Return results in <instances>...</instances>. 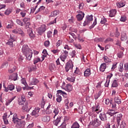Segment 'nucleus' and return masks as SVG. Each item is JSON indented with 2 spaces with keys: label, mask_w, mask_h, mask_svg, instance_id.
<instances>
[{
  "label": "nucleus",
  "mask_w": 128,
  "mask_h": 128,
  "mask_svg": "<svg viewBox=\"0 0 128 128\" xmlns=\"http://www.w3.org/2000/svg\"><path fill=\"white\" fill-rule=\"evenodd\" d=\"M16 22L18 24V26H24V23L22 22V20L20 19H16Z\"/></svg>",
  "instance_id": "38"
},
{
  "label": "nucleus",
  "mask_w": 128,
  "mask_h": 128,
  "mask_svg": "<svg viewBox=\"0 0 128 128\" xmlns=\"http://www.w3.org/2000/svg\"><path fill=\"white\" fill-rule=\"evenodd\" d=\"M20 119H18V115L15 114H14L13 117H12V122L14 124H17L18 122Z\"/></svg>",
  "instance_id": "17"
},
{
  "label": "nucleus",
  "mask_w": 128,
  "mask_h": 128,
  "mask_svg": "<svg viewBox=\"0 0 128 128\" xmlns=\"http://www.w3.org/2000/svg\"><path fill=\"white\" fill-rule=\"evenodd\" d=\"M114 102L118 104H122V99L120 98L118 96H116L114 98Z\"/></svg>",
  "instance_id": "30"
},
{
  "label": "nucleus",
  "mask_w": 128,
  "mask_h": 128,
  "mask_svg": "<svg viewBox=\"0 0 128 128\" xmlns=\"http://www.w3.org/2000/svg\"><path fill=\"white\" fill-rule=\"evenodd\" d=\"M103 58H104V62H106L107 64H108V62H111L110 60L107 56H104Z\"/></svg>",
  "instance_id": "41"
},
{
  "label": "nucleus",
  "mask_w": 128,
  "mask_h": 128,
  "mask_svg": "<svg viewBox=\"0 0 128 128\" xmlns=\"http://www.w3.org/2000/svg\"><path fill=\"white\" fill-rule=\"evenodd\" d=\"M124 70V64H120V65L119 66V72H122Z\"/></svg>",
  "instance_id": "49"
},
{
  "label": "nucleus",
  "mask_w": 128,
  "mask_h": 128,
  "mask_svg": "<svg viewBox=\"0 0 128 128\" xmlns=\"http://www.w3.org/2000/svg\"><path fill=\"white\" fill-rule=\"evenodd\" d=\"M8 62H4L2 64V68H8Z\"/></svg>",
  "instance_id": "53"
},
{
  "label": "nucleus",
  "mask_w": 128,
  "mask_h": 128,
  "mask_svg": "<svg viewBox=\"0 0 128 128\" xmlns=\"http://www.w3.org/2000/svg\"><path fill=\"white\" fill-rule=\"evenodd\" d=\"M14 76V78H13V80H18V74L16 73H14L13 74Z\"/></svg>",
  "instance_id": "63"
},
{
  "label": "nucleus",
  "mask_w": 128,
  "mask_h": 128,
  "mask_svg": "<svg viewBox=\"0 0 128 128\" xmlns=\"http://www.w3.org/2000/svg\"><path fill=\"white\" fill-rule=\"evenodd\" d=\"M57 93L58 94H58H62V96H64V94H66V92H62V90H58L57 91Z\"/></svg>",
  "instance_id": "42"
},
{
  "label": "nucleus",
  "mask_w": 128,
  "mask_h": 128,
  "mask_svg": "<svg viewBox=\"0 0 128 128\" xmlns=\"http://www.w3.org/2000/svg\"><path fill=\"white\" fill-rule=\"evenodd\" d=\"M126 34L125 32H122L121 34V40H126Z\"/></svg>",
  "instance_id": "33"
},
{
  "label": "nucleus",
  "mask_w": 128,
  "mask_h": 128,
  "mask_svg": "<svg viewBox=\"0 0 128 128\" xmlns=\"http://www.w3.org/2000/svg\"><path fill=\"white\" fill-rule=\"evenodd\" d=\"M71 128H80V124L78 122H75L72 124Z\"/></svg>",
  "instance_id": "37"
},
{
  "label": "nucleus",
  "mask_w": 128,
  "mask_h": 128,
  "mask_svg": "<svg viewBox=\"0 0 128 128\" xmlns=\"http://www.w3.org/2000/svg\"><path fill=\"white\" fill-rule=\"evenodd\" d=\"M45 104H46V102L44 101V98H42V100L41 102V108H44Z\"/></svg>",
  "instance_id": "43"
},
{
  "label": "nucleus",
  "mask_w": 128,
  "mask_h": 128,
  "mask_svg": "<svg viewBox=\"0 0 128 128\" xmlns=\"http://www.w3.org/2000/svg\"><path fill=\"white\" fill-rule=\"evenodd\" d=\"M124 70H125L126 72L128 71V62L124 64Z\"/></svg>",
  "instance_id": "58"
},
{
  "label": "nucleus",
  "mask_w": 128,
  "mask_h": 128,
  "mask_svg": "<svg viewBox=\"0 0 128 128\" xmlns=\"http://www.w3.org/2000/svg\"><path fill=\"white\" fill-rule=\"evenodd\" d=\"M90 124L92 126H93L98 127L102 124V121H100L98 118H96L94 119V120H92V122H90Z\"/></svg>",
  "instance_id": "5"
},
{
  "label": "nucleus",
  "mask_w": 128,
  "mask_h": 128,
  "mask_svg": "<svg viewBox=\"0 0 128 128\" xmlns=\"http://www.w3.org/2000/svg\"><path fill=\"white\" fill-rule=\"evenodd\" d=\"M58 112H60V110H58V108H54L53 109V114H54L53 118H56V116L58 114Z\"/></svg>",
  "instance_id": "23"
},
{
  "label": "nucleus",
  "mask_w": 128,
  "mask_h": 128,
  "mask_svg": "<svg viewBox=\"0 0 128 128\" xmlns=\"http://www.w3.org/2000/svg\"><path fill=\"white\" fill-rule=\"evenodd\" d=\"M65 90L68 92H72V86L70 84H68L65 88Z\"/></svg>",
  "instance_id": "24"
},
{
  "label": "nucleus",
  "mask_w": 128,
  "mask_h": 128,
  "mask_svg": "<svg viewBox=\"0 0 128 128\" xmlns=\"http://www.w3.org/2000/svg\"><path fill=\"white\" fill-rule=\"evenodd\" d=\"M16 67L14 65L10 66V68L8 70V72L10 74H12V72H14L16 71Z\"/></svg>",
  "instance_id": "25"
},
{
  "label": "nucleus",
  "mask_w": 128,
  "mask_h": 128,
  "mask_svg": "<svg viewBox=\"0 0 128 128\" xmlns=\"http://www.w3.org/2000/svg\"><path fill=\"white\" fill-rule=\"evenodd\" d=\"M46 30V26L44 24H43L38 28V34H44Z\"/></svg>",
  "instance_id": "14"
},
{
  "label": "nucleus",
  "mask_w": 128,
  "mask_h": 128,
  "mask_svg": "<svg viewBox=\"0 0 128 128\" xmlns=\"http://www.w3.org/2000/svg\"><path fill=\"white\" fill-rule=\"evenodd\" d=\"M67 80L70 82H74L75 78L74 77H68L66 78Z\"/></svg>",
  "instance_id": "39"
},
{
  "label": "nucleus",
  "mask_w": 128,
  "mask_h": 128,
  "mask_svg": "<svg viewBox=\"0 0 128 128\" xmlns=\"http://www.w3.org/2000/svg\"><path fill=\"white\" fill-rule=\"evenodd\" d=\"M46 8L44 6H41L38 9L37 12H42V10H44Z\"/></svg>",
  "instance_id": "61"
},
{
  "label": "nucleus",
  "mask_w": 128,
  "mask_h": 128,
  "mask_svg": "<svg viewBox=\"0 0 128 128\" xmlns=\"http://www.w3.org/2000/svg\"><path fill=\"white\" fill-rule=\"evenodd\" d=\"M22 108L25 112H30V108H32V107H30L29 106L28 103V102H26L24 104L22 105Z\"/></svg>",
  "instance_id": "9"
},
{
  "label": "nucleus",
  "mask_w": 128,
  "mask_h": 128,
  "mask_svg": "<svg viewBox=\"0 0 128 128\" xmlns=\"http://www.w3.org/2000/svg\"><path fill=\"white\" fill-rule=\"evenodd\" d=\"M22 52L26 57L28 60H30L32 58V50L28 48V45L24 44L22 48Z\"/></svg>",
  "instance_id": "1"
},
{
  "label": "nucleus",
  "mask_w": 128,
  "mask_h": 128,
  "mask_svg": "<svg viewBox=\"0 0 128 128\" xmlns=\"http://www.w3.org/2000/svg\"><path fill=\"white\" fill-rule=\"evenodd\" d=\"M3 86L4 88V91L6 92H8V90H14V86L12 84L8 85L7 88H6V86H4V84Z\"/></svg>",
  "instance_id": "11"
},
{
  "label": "nucleus",
  "mask_w": 128,
  "mask_h": 128,
  "mask_svg": "<svg viewBox=\"0 0 128 128\" xmlns=\"http://www.w3.org/2000/svg\"><path fill=\"white\" fill-rule=\"evenodd\" d=\"M68 54V52L66 51V50H63L62 52V56H64L67 57Z\"/></svg>",
  "instance_id": "45"
},
{
  "label": "nucleus",
  "mask_w": 128,
  "mask_h": 128,
  "mask_svg": "<svg viewBox=\"0 0 128 128\" xmlns=\"http://www.w3.org/2000/svg\"><path fill=\"white\" fill-rule=\"evenodd\" d=\"M91 73H90V69L88 68L86 70V71L84 72V76H90Z\"/></svg>",
  "instance_id": "27"
},
{
  "label": "nucleus",
  "mask_w": 128,
  "mask_h": 128,
  "mask_svg": "<svg viewBox=\"0 0 128 128\" xmlns=\"http://www.w3.org/2000/svg\"><path fill=\"white\" fill-rule=\"evenodd\" d=\"M75 48H78V50H82V46L80 44H74Z\"/></svg>",
  "instance_id": "60"
},
{
  "label": "nucleus",
  "mask_w": 128,
  "mask_h": 128,
  "mask_svg": "<svg viewBox=\"0 0 128 128\" xmlns=\"http://www.w3.org/2000/svg\"><path fill=\"white\" fill-rule=\"evenodd\" d=\"M110 18H112L116 16V10H112L110 11Z\"/></svg>",
  "instance_id": "29"
},
{
  "label": "nucleus",
  "mask_w": 128,
  "mask_h": 128,
  "mask_svg": "<svg viewBox=\"0 0 128 128\" xmlns=\"http://www.w3.org/2000/svg\"><path fill=\"white\" fill-rule=\"evenodd\" d=\"M76 18L77 20H78V22L82 20L84 18V13L82 11H80V14L76 16Z\"/></svg>",
  "instance_id": "12"
},
{
  "label": "nucleus",
  "mask_w": 128,
  "mask_h": 128,
  "mask_svg": "<svg viewBox=\"0 0 128 128\" xmlns=\"http://www.w3.org/2000/svg\"><path fill=\"white\" fill-rule=\"evenodd\" d=\"M59 14L60 12L58 10H54L51 12L50 16H56Z\"/></svg>",
  "instance_id": "34"
},
{
  "label": "nucleus",
  "mask_w": 128,
  "mask_h": 128,
  "mask_svg": "<svg viewBox=\"0 0 128 128\" xmlns=\"http://www.w3.org/2000/svg\"><path fill=\"white\" fill-rule=\"evenodd\" d=\"M106 68V63L102 64L100 68V72H104Z\"/></svg>",
  "instance_id": "21"
},
{
  "label": "nucleus",
  "mask_w": 128,
  "mask_h": 128,
  "mask_svg": "<svg viewBox=\"0 0 128 128\" xmlns=\"http://www.w3.org/2000/svg\"><path fill=\"white\" fill-rule=\"evenodd\" d=\"M14 98H16V97H13L12 98H10V100H9L8 101L6 102V105L8 106V104H10L12 102V100H14Z\"/></svg>",
  "instance_id": "51"
},
{
  "label": "nucleus",
  "mask_w": 128,
  "mask_h": 128,
  "mask_svg": "<svg viewBox=\"0 0 128 128\" xmlns=\"http://www.w3.org/2000/svg\"><path fill=\"white\" fill-rule=\"evenodd\" d=\"M49 70L50 72H54V70H56V65L54 64H51L49 66Z\"/></svg>",
  "instance_id": "28"
},
{
  "label": "nucleus",
  "mask_w": 128,
  "mask_h": 128,
  "mask_svg": "<svg viewBox=\"0 0 128 128\" xmlns=\"http://www.w3.org/2000/svg\"><path fill=\"white\" fill-rule=\"evenodd\" d=\"M20 14L22 16V18H24L26 14V10H24V11H22L20 12Z\"/></svg>",
  "instance_id": "40"
},
{
  "label": "nucleus",
  "mask_w": 128,
  "mask_h": 128,
  "mask_svg": "<svg viewBox=\"0 0 128 128\" xmlns=\"http://www.w3.org/2000/svg\"><path fill=\"white\" fill-rule=\"evenodd\" d=\"M54 107V105L49 104L46 109V114H50L52 112Z\"/></svg>",
  "instance_id": "8"
},
{
  "label": "nucleus",
  "mask_w": 128,
  "mask_h": 128,
  "mask_svg": "<svg viewBox=\"0 0 128 128\" xmlns=\"http://www.w3.org/2000/svg\"><path fill=\"white\" fill-rule=\"evenodd\" d=\"M41 120L44 122H48L50 120V116H42Z\"/></svg>",
  "instance_id": "16"
},
{
  "label": "nucleus",
  "mask_w": 128,
  "mask_h": 128,
  "mask_svg": "<svg viewBox=\"0 0 128 128\" xmlns=\"http://www.w3.org/2000/svg\"><path fill=\"white\" fill-rule=\"evenodd\" d=\"M84 3H80V4H79V9L80 10H82L84 8Z\"/></svg>",
  "instance_id": "62"
},
{
  "label": "nucleus",
  "mask_w": 128,
  "mask_h": 128,
  "mask_svg": "<svg viewBox=\"0 0 128 128\" xmlns=\"http://www.w3.org/2000/svg\"><path fill=\"white\" fill-rule=\"evenodd\" d=\"M106 19L104 18H102V20L100 21V24H106Z\"/></svg>",
  "instance_id": "57"
},
{
  "label": "nucleus",
  "mask_w": 128,
  "mask_h": 128,
  "mask_svg": "<svg viewBox=\"0 0 128 128\" xmlns=\"http://www.w3.org/2000/svg\"><path fill=\"white\" fill-rule=\"evenodd\" d=\"M74 68V63H72V61L70 60L68 62L66 65L65 66V69H66V72H68V70H72V68Z\"/></svg>",
  "instance_id": "3"
},
{
  "label": "nucleus",
  "mask_w": 128,
  "mask_h": 128,
  "mask_svg": "<svg viewBox=\"0 0 128 128\" xmlns=\"http://www.w3.org/2000/svg\"><path fill=\"white\" fill-rule=\"evenodd\" d=\"M38 82H40L38 80L36 79V78H32L30 82V84L36 85L37 84H38Z\"/></svg>",
  "instance_id": "20"
},
{
  "label": "nucleus",
  "mask_w": 128,
  "mask_h": 128,
  "mask_svg": "<svg viewBox=\"0 0 128 128\" xmlns=\"http://www.w3.org/2000/svg\"><path fill=\"white\" fill-rule=\"evenodd\" d=\"M116 6L118 8H122L126 6V2H120L117 3Z\"/></svg>",
  "instance_id": "32"
},
{
  "label": "nucleus",
  "mask_w": 128,
  "mask_h": 128,
  "mask_svg": "<svg viewBox=\"0 0 128 128\" xmlns=\"http://www.w3.org/2000/svg\"><path fill=\"white\" fill-rule=\"evenodd\" d=\"M12 10H10V9H7L4 12V14H6V16H8V14H10Z\"/></svg>",
  "instance_id": "55"
},
{
  "label": "nucleus",
  "mask_w": 128,
  "mask_h": 128,
  "mask_svg": "<svg viewBox=\"0 0 128 128\" xmlns=\"http://www.w3.org/2000/svg\"><path fill=\"white\" fill-rule=\"evenodd\" d=\"M18 104H21V106H22V104L26 102V99L24 96H20L18 97Z\"/></svg>",
  "instance_id": "15"
},
{
  "label": "nucleus",
  "mask_w": 128,
  "mask_h": 128,
  "mask_svg": "<svg viewBox=\"0 0 128 128\" xmlns=\"http://www.w3.org/2000/svg\"><path fill=\"white\" fill-rule=\"evenodd\" d=\"M16 30L17 31V34H22V36H24V33L22 32V28H16Z\"/></svg>",
  "instance_id": "31"
},
{
  "label": "nucleus",
  "mask_w": 128,
  "mask_h": 128,
  "mask_svg": "<svg viewBox=\"0 0 128 128\" xmlns=\"http://www.w3.org/2000/svg\"><path fill=\"white\" fill-rule=\"evenodd\" d=\"M117 56L119 58H122L124 56V52H120L117 54Z\"/></svg>",
  "instance_id": "44"
},
{
  "label": "nucleus",
  "mask_w": 128,
  "mask_h": 128,
  "mask_svg": "<svg viewBox=\"0 0 128 128\" xmlns=\"http://www.w3.org/2000/svg\"><path fill=\"white\" fill-rule=\"evenodd\" d=\"M66 128V123L63 122L62 124L58 127V128Z\"/></svg>",
  "instance_id": "48"
},
{
  "label": "nucleus",
  "mask_w": 128,
  "mask_h": 128,
  "mask_svg": "<svg viewBox=\"0 0 128 128\" xmlns=\"http://www.w3.org/2000/svg\"><path fill=\"white\" fill-rule=\"evenodd\" d=\"M118 86V80H114L112 84V88H116Z\"/></svg>",
  "instance_id": "36"
},
{
  "label": "nucleus",
  "mask_w": 128,
  "mask_h": 128,
  "mask_svg": "<svg viewBox=\"0 0 128 128\" xmlns=\"http://www.w3.org/2000/svg\"><path fill=\"white\" fill-rule=\"evenodd\" d=\"M69 34H70V36L73 38H74L75 40H76L77 38L76 34H74L73 32H69Z\"/></svg>",
  "instance_id": "56"
},
{
  "label": "nucleus",
  "mask_w": 128,
  "mask_h": 128,
  "mask_svg": "<svg viewBox=\"0 0 128 128\" xmlns=\"http://www.w3.org/2000/svg\"><path fill=\"white\" fill-rule=\"evenodd\" d=\"M76 50H73L70 53V58H76Z\"/></svg>",
  "instance_id": "35"
},
{
  "label": "nucleus",
  "mask_w": 128,
  "mask_h": 128,
  "mask_svg": "<svg viewBox=\"0 0 128 128\" xmlns=\"http://www.w3.org/2000/svg\"><path fill=\"white\" fill-rule=\"evenodd\" d=\"M110 106L111 108H114V109L116 108V102H112Z\"/></svg>",
  "instance_id": "52"
},
{
  "label": "nucleus",
  "mask_w": 128,
  "mask_h": 128,
  "mask_svg": "<svg viewBox=\"0 0 128 128\" xmlns=\"http://www.w3.org/2000/svg\"><path fill=\"white\" fill-rule=\"evenodd\" d=\"M114 42V40L110 38H108L104 40V42L105 44H108V42Z\"/></svg>",
  "instance_id": "47"
},
{
  "label": "nucleus",
  "mask_w": 128,
  "mask_h": 128,
  "mask_svg": "<svg viewBox=\"0 0 128 128\" xmlns=\"http://www.w3.org/2000/svg\"><path fill=\"white\" fill-rule=\"evenodd\" d=\"M92 20V15L87 16L86 18L83 23V26H88L90 22Z\"/></svg>",
  "instance_id": "4"
},
{
  "label": "nucleus",
  "mask_w": 128,
  "mask_h": 128,
  "mask_svg": "<svg viewBox=\"0 0 128 128\" xmlns=\"http://www.w3.org/2000/svg\"><path fill=\"white\" fill-rule=\"evenodd\" d=\"M52 31H48L47 33V36L48 38H52Z\"/></svg>",
  "instance_id": "59"
},
{
  "label": "nucleus",
  "mask_w": 128,
  "mask_h": 128,
  "mask_svg": "<svg viewBox=\"0 0 128 128\" xmlns=\"http://www.w3.org/2000/svg\"><path fill=\"white\" fill-rule=\"evenodd\" d=\"M122 115L120 114H117L116 117V126L117 128H118L120 125V128H125L126 126V122L124 121L122 122ZM121 122V123L120 124Z\"/></svg>",
  "instance_id": "2"
},
{
  "label": "nucleus",
  "mask_w": 128,
  "mask_h": 128,
  "mask_svg": "<svg viewBox=\"0 0 128 128\" xmlns=\"http://www.w3.org/2000/svg\"><path fill=\"white\" fill-rule=\"evenodd\" d=\"M14 39L13 38H10L8 40V42H6V44L9 46L10 48L14 47Z\"/></svg>",
  "instance_id": "18"
},
{
  "label": "nucleus",
  "mask_w": 128,
  "mask_h": 128,
  "mask_svg": "<svg viewBox=\"0 0 128 128\" xmlns=\"http://www.w3.org/2000/svg\"><path fill=\"white\" fill-rule=\"evenodd\" d=\"M60 122V117H58L56 120H54L53 124L54 126H58Z\"/></svg>",
  "instance_id": "26"
},
{
  "label": "nucleus",
  "mask_w": 128,
  "mask_h": 128,
  "mask_svg": "<svg viewBox=\"0 0 128 128\" xmlns=\"http://www.w3.org/2000/svg\"><path fill=\"white\" fill-rule=\"evenodd\" d=\"M38 62H40V58H34V64H36Z\"/></svg>",
  "instance_id": "46"
},
{
  "label": "nucleus",
  "mask_w": 128,
  "mask_h": 128,
  "mask_svg": "<svg viewBox=\"0 0 128 128\" xmlns=\"http://www.w3.org/2000/svg\"><path fill=\"white\" fill-rule=\"evenodd\" d=\"M24 126H26V121L22 120V119H20L16 124L17 128H24Z\"/></svg>",
  "instance_id": "7"
},
{
  "label": "nucleus",
  "mask_w": 128,
  "mask_h": 128,
  "mask_svg": "<svg viewBox=\"0 0 128 128\" xmlns=\"http://www.w3.org/2000/svg\"><path fill=\"white\" fill-rule=\"evenodd\" d=\"M28 32L30 38H34L36 37L34 34V32H32V29L29 28V30H28Z\"/></svg>",
  "instance_id": "22"
},
{
  "label": "nucleus",
  "mask_w": 128,
  "mask_h": 128,
  "mask_svg": "<svg viewBox=\"0 0 128 128\" xmlns=\"http://www.w3.org/2000/svg\"><path fill=\"white\" fill-rule=\"evenodd\" d=\"M60 58L62 62H64L66 60V56L64 55H61L60 56Z\"/></svg>",
  "instance_id": "50"
},
{
  "label": "nucleus",
  "mask_w": 128,
  "mask_h": 128,
  "mask_svg": "<svg viewBox=\"0 0 128 128\" xmlns=\"http://www.w3.org/2000/svg\"><path fill=\"white\" fill-rule=\"evenodd\" d=\"M117 113H118V112H116L114 110H108L106 112V114H108L109 116H114V114H116Z\"/></svg>",
  "instance_id": "19"
},
{
  "label": "nucleus",
  "mask_w": 128,
  "mask_h": 128,
  "mask_svg": "<svg viewBox=\"0 0 128 128\" xmlns=\"http://www.w3.org/2000/svg\"><path fill=\"white\" fill-rule=\"evenodd\" d=\"M44 46L46 47L48 46H50V41L48 40L44 42Z\"/></svg>",
  "instance_id": "64"
},
{
  "label": "nucleus",
  "mask_w": 128,
  "mask_h": 128,
  "mask_svg": "<svg viewBox=\"0 0 128 128\" xmlns=\"http://www.w3.org/2000/svg\"><path fill=\"white\" fill-rule=\"evenodd\" d=\"M100 104H98L95 106L92 107V112H96V114L100 112Z\"/></svg>",
  "instance_id": "10"
},
{
  "label": "nucleus",
  "mask_w": 128,
  "mask_h": 128,
  "mask_svg": "<svg viewBox=\"0 0 128 128\" xmlns=\"http://www.w3.org/2000/svg\"><path fill=\"white\" fill-rule=\"evenodd\" d=\"M40 109L39 108H35L30 114V116L38 118L40 115Z\"/></svg>",
  "instance_id": "6"
},
{
  "label": "nucleus",
  "mask_w": 128,
  "mask_h": 128,
  "mask_svg": "<svg viewBox=\"0 0 128 128\" xmlns=\"http://www.w3.org/2000/svg\"><path fill=\"white\" fill-rule=\"evenodd\" d=\"M62 44V40H58V42L56 43V46H60Z\"/></svg>",
  "instance_id": "54"
},
{
  "label": "nucleus",
  "mask_w": 128,
  "mask_h": 128,
  "mask_svg": "<svg viewBox=\"0 0 128 128\" xmlns=\"http://www.w3.org/2000/svg\"><path fill=\"white\" fill-rule=\"evenodd\" d=\"M106 113L102 112L99 115V118L101 120L104 122L106 120H108V116H106Z\"/></svg>",
  "instance_id": "13"
}]
</instances>
